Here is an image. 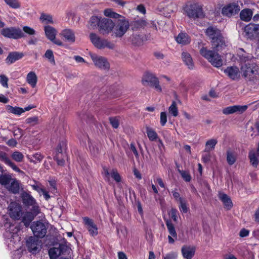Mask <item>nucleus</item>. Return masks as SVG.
Masks as SVG:
<instances>
[{
    "label": "nucleus",
    "mask_w": 259,
    "mask_h": 259,
    "mask_svg": "<svg viewBox=\"0 0 259 259\" xmlns=\"http://www.w3.org/2000/svg\"><path fill=\"white\" fill-rule=\"evenodd\" d=\"M102 168L103 171L102 174L103 176L104 179L105 181L109 182L110 180V177L111 175V172H110L108 168L105 166H103Z\"/></svg>",
    "instance_id": "49530a36"
},
{
    "label": "nucleus",
    "mask_w": 259,
    "mask_h": 259,
    "mask_svg": "<svg viewBox=\"0 0 259 259\" xmlns=\"http://www.w3.org/2000/svg\"><path fill=\"white\" fill-rule=\"evenodd\" d=\"M27 81L32 87H35L37 82V76L33 72H30L27 75Z\"/></svg>",
    "instance_id": "473e14b6"
},
{
    "label": "nucleus",
    "mask_w": 259,
    "mask_h": 259,
    "mask_svg": "<svg viewBox=\"0 0 259 259\" xmlns=\"http://www.w3.org/2000/svg\"><path fill=\"white\" fill-rule=\"evenodd\" d=\"M40 211H37L35 212L34 211H25L22 213L21 215V220L22 222H23L24 225L27 227L30 225V223L32 222V221L34 219V217H36L38 213H39Z\"/></svg>",
    "instance_id": "f3484780"
},
{
    "label": "nucleus",
    "mask_w": 259,
    "mask_h": 259,
    "mask_svg": "<svg viewBox=\"0 0 259 259\" xmlns=\"http://www.w3.org/2000/svg\"><path fill=\"white\" fill-rule=\"evenodd\" d=\"M227 161L229 165H233L236 161V156L231 151L227 152Z\"/></svg>",
    "instance_id": "a19ab883"
},
{
    "label": "nucleus",
    "mask_w": 259,
    "mask_h": 259,
    "mask_svg": "<svg viewBox=\"0 0 259 259\" xmlns=\"http://www.w3.org/2000/svg\"><path fill=\"white\" fill-rule=\"evenodd\" d=\"M183 179L187 182H189L191 180V177L189 172L186 170H179Z\"/></svg>",
    "instance_id": "3c124183"
},
{
    "label": "nucleus",
    "mask_w": 259,
    "mask_h": 259,
    "mask_svg": "<svg viewBox=\"0 0 259 259\" xmlns=\"http://www.w3.org/2000/svg\"><path fill=\"white\" fill-rule=\"evenodd\" d=\"M90 56L97 67L105 70L109 69L110 64L106 58L95 54H90Z\"/></svg>",
    "instance_id": "9b49d317"
},
{
    "label": "nucleus",
    "mask_w": 259,
    "mask_h": 259,
    "mask_svg": "<svg viewBox=\"0 0 259 259\" xmlns=\"http://www.w3.org/2000/svg\"><path fill=\"white\" fill-rule=\"evenodd\" d=\"M90 38L92 44L98 49H102L107 48L109 49H113L115 47L114 44L109 41L107 39H102L95 33H90Z\"/></svg>",
    "instance_id": "6e6552de"
},
{
    "label": "nucleus",
    "mask_w": 259,
    "mask_h": 259,
    "mask_svg": "<svg viewBox=\"0 0 259 259\" xmlns=\"http://www.w3.org/2000/svg\"><path fill=\"white\" fill-rule=\"evenodd\" d=\"M8 78L5 75H0V83L3 87L6 88H8Z\"/></svg>",
    "instance_id": "603ef678"
},
{
    "label": "nucleus",
    "mask_w": 259,
    "mask_h": 259,
    "mask_svg": "<svg viewBox=\"0 0 259 259\" xmlns=\"http://www.w3.org/2000/svg\"><path fill=\"white\" fill-rule=\"evenodd\" d=\"M177 191V189H175V190H173L171 191V193L172 194L174 198L175 199V200L177 201L180 202V199H184V198L180 197V195L179 193H178Z\"/></svg>",
    "instance_id": "69168bd1"
},
{
    "label": "nucleus",
    "mask_w": 259,
    "mask_h": 259,
    "mask_svg": "<svg viewBox=\"0 0 259 259\" xmlns=\"http://www.w3.org/2000/svg\"><path fill=\"white\" fill-rule=\"evenodd\" d=\"M167 122L166 113L165 112H162L160 113V122L162 126H164Z\"/></svg>",
    "instance_id": "052dcab7"
},
{
    "label": "nucleus",
    "mask_w": 259,
    "mask_h": 259,
    "mask_svg": "<svg viewBox=\"0 0 259 259\" xmlns=\"http://www.w3.org/2000/svg\"><path fill=\"white\" fill-rule=\"evenodd\" d=\"M146 133L149 140L151 141H155L158 138L157 133L151 128L147 127Z\"/></svg>",
    "instance_id": "4c0bfd02"
},
{
    "label": "nucleus",
    "mask_w": 259,
    "mask_h": 259,
    "mask_svg": "<svg viewBox=\"0 0 259 259\" xmlns=\"http://www.w3.org/2000/svg\"><path fill=\"white\" fill-rule=\"evenodd\" d=\"M5 2L10 7L13 9H19L20 8V4L18 0H4Z\"/></svg>",
    "instance_id": "37998d69"
},
{
    "label": "nucleus",
    "mask_w": 259,
    "mask_h": 259,
    "mask_svg": "<svg viewBox=\"0 0 259 259\" xmlns=\"http://www.w3.org/2000/svg\"><path fill=\"white\" fill-rule=\"evenodd\" d=\"M66 148V143L64 142H60L57 146L56 148V155H60L66 156V154L64 151Z\"/></svg>",
    "instance_id": "f704fd0d"
},
{
    "label": "nucleus",
    "mask_w": 259,
    "mask_h": 259,
    "mask_svg": "<svg viewBox=\"0 0 259 259\" xmlns=\"http://www.w3.org/2000/svg\"><path fill=\"white\" fill-rule=\"evenodd\" d=\"M182 253L186 259H191L195 254V247L194 246L184 245L182 247Z\"/></svg>",
    "instance_id": "4be33fe9"
},
{
    "label": "nucleus",
    "mask_w": 259,
    "mask_h": 259,
    "mask_svg": "<svg viewBox=\"0 0 259 259\" xmlns=\"http://www.w3.org/2000/svg\"><path fill=\"white\" fill-rule=\"evenodd\" d=\"M142 84L144 86H149L154 88L158 92H162V88L159 84L158 78L153 73H145L142 79Z\"/></svg>",
    "instance_id": "423d86ee"
},
{
    "label": "nucleus",
    "mask_w": 259,
    "mask_h": 259,
    "mask_svg": "<svg viewBox=\"0 0 259 259\" xmlns=\"http://www.w3.org/2000/svg\"><path fill=\"white\" fill-rule=\"evenodd\" d=\"M9 214L10 217L17 220L21 219L22 215V207L18 203L13 202H11L9 206Z\"/></svg>",
    "instance_id": "4468645a"
},
{
    "label": "nucleus",
    "mask_w": 259,
    "mask_h": 259,
    "mask_svg": "<svg viewBox=\"0 0 259 259\" xmlns=\"http://www.w3.org/2000/svg\"><path fill=\"white\" fill-rule=\"evenodd\" d=\"M11 157L13 160L18 162H22L24 159L23 154L18 151L14 152L12 154Z\"/></svg>",
    "instance_id": "79ce46f5"
},
{
    "label": "nucleus",
    "mask_w": 259,
    "mask_h": 259,
    "mask_svg": "<svg viewBox=\"0 0 259 259\" xmlns=\"http://www.w3.org/2000/svg\"><path fill=\"white\" fill-rule=\"evenodd\" d=\"M178 254L175 252H171L165 255L163 259H177Z\"/></svg>",
    "instance_id": "e2e57ef3"
},
{
    "label": "nucleus",
    "mask_w": 259,
    "mask_h": 259,
    "mask_svg": "<svg viewBox=\"0 0 259 259\" xmlns=\"http://www.w3.org/2000/svg\"><path fill=\"white\" fill-rule=\"evenodd\" d=\"M210 154L208 153L207 154H203L202 156V161L204 163H208L210 160Z\"/></svg>",
    "instance_id": "774afa93"
},
{
    "label": "nucleus",
    "mask_w": 259,
    "mask_h": 259,
    "mask_svg": "<svg viewBox=\"0 0 259 259\" xmlns=\"http://www.w3.org/2000/svg\"><path fill=\"white\" fill-rule=\"evenodd\" d=\"M178 210L175 208H172L170 210V216L171 219L176 222L178 219Z\"/></svg>",
    "instance_id": "0e129e2a"
},
{
    "label": "nucleus",
    "mask_w": 259,
    "mask_h": 259,
    "mask_svg": "<svg viewBox=\"0 0 259 259\" xmlns=\"http://www.w3.org/2000/svg\"><path fill=\"white\" fill-rule=\"evenodd\" d=\"M176 40L178 44L186 45L191 41V38L186 32H181L176 37Z\"/></svg>",
    "instance_id": "b1692460"
},
{
    "label": "nucleus",
    "mask_w": 259,
    "mask_h": 259,
    "mask_svg": "<svg viewBox=\"0 0 259 259\" xmlns=\"http://www.w3.org/2000/svg\"><path fill=\"white\" fill-rule=\"evenodd\" d=\"M10 185L9 186V190L14 194L19 192L20 190L19 182L16 180H13L10 183Z\"/></svg>",
    "instance_id": "2f4dec72"
},
{
    "label": "nucleus",
    "mask_w": 259,
    "mask_h": 259,
    "mask_svg": "<svg viewBox=\"0 0 259 259\" xmlns=\"http://www.w3.org/2000/svg\"><path fill=\"white\" fill-rule=\"evenodd\" d=\"M22 200L23 204L28 208L31 207L30 210L40 211V208L36 200L29 193L24 192L22 194Z\"/></svg>",
    "instance_id": "9d476101"
},
{
    "label": "nucleus",
    "mask_w": 259,
    "mask_h": 259,
    "mask_svg": "<svg viewBox=\"0 0 259 259\" xmlns=\"http://www.w3.org/2000/svg\"><path fill=\"white\" fill-rule=\"evenodd\" d=\"M109 121L112 126L117 128L119 126V120L117 117H110Z\"/></svg>",
    "instance_id": "bf43d9fd"
},
{
    "label": "nucleus",
    "mask_w": 259,
    "mask_h": 259,
    "mask_svg": "<svg viewBox=\"0 0 259 259\" xmlns=\"http://www.w3.org/2000/svg\"><path fill=\"white\" fill-rule=\"evenodd\" d=\"M148 22L144 19H138L135 20L131 24L133 30H138L143 28L147 26Z\"/></svg>",
    "instance_id": "c85d7f7f"
},
{
    "label": "nucleus",
    "mask_w": 259,
    "mask_h": 259,
    "mask_svg": "<svg viewBox=\"0 0 259 259\" xmlns=\"http://www.w3.org/2000/svg\"><path fill=\"white\" fill-rule=\"evenodd\" d=\"M237 56L241 65V71L243 76L246 80L256 82L259 79V68L256 65V60L250 54L240 48Z\"/></svg>",
    "instance_id": "f03ea898"
},
{
    "label": "nucleus",
    "mask_w": 259,
    "mask_h": 259,
    "mask_svg": "<svg viewBox=\"0 0 259 259\" xmlns=\"http://www.w3.org/2000/svg\"><path fill=\"white\" fill-rule=\"evenodd\" d=\"M115 26V23L108 18H102L100 22L99 31L103 34H107L111 32Z\"/></svg>",
    "instance_id": "ddd939ff"
},
{
    "label": "nucleus",
    "mask_w": 259,
    "mask_h": 259,
    "mask_svg": "<svg viewBox=\"0 0 259 259\" xmlns=\"http://www.w3.org/2000/svg\"><path fill=\"white\" fill-rule=\"evenodd\" d=\"M38 238L34 236H30L26 240L28 250L33 254L37 252L41 248V241Z\"/></svg>",
    "instance_id": "f8f14e48"
},
{
    "label": "nucleus",
    "mask_w": 259,
    "mask_h": 259,
    "mask_svg": "<svg viewBox=\"0 0 259 259\" xmlns=\"http://www.w3.org/2000/svg\"><path fill=\"white\" fill-rule=\"evenodd\" d=\"M24 56V54L22 52H12L9 54L8 57L6 59V62L9 64H12L18 61Z\"/></svg>",
    "instance_id": "412c9836"
},
{
    "label": "nucleus",
    "mask_w": 259,
    "mask_h": 259,
    "mask_svg": "<svg viewBox=\"0 0 259 259\" xmlns=\"http://www.w3.org/2000/svg\"><path fill=\"white\" fill-rule=\"evenodd\" d=\"M104 15L108 17L119 18L113 29V34L117 37L122 36L129 27V22L124 17L113 12L111 9L104 10Z\"/></svg>",
    "instance_id": "7ed1b4c3"
},
{
    "label": "nucleus",
    "mask_w": 259,
    "mask_h": 259,
    "mask_svg": "<svg viewBox=\"0 0 259 259\" xmlns=\"http://www.w3.org/2000/svg\"><path fill=\"white\" fill-rule=\"evenodd\" d=\"M101 18L98 16H92L90 20L91 28L95 29L97 26L100 27Z\"/></svg>",
    "instance_id": "72a5a7b5"
},
{
    "label": "nucleus",
    "mask_w": 259,
    "mask_h": 259,
    "mask_svg": "<svg viewBox=\"0 0 259 259\" xmlns=\"http://www.w3.org/2000/svg\"><path fill=\"white\" fill-rule=\"evenodd\" d=\"M248 157L251 164L254 167H257L258 163V160L256 156L255 152L254 151H250L249 153Z\"/></svg>",
    "instance_id": "58836bf2"
},
{
    "label": "nucleus",
    "mask_w": 259,
    "mask_h": 259,
    "mask_svg": "<svg viewBox=\"0 0 259 259\" xmlns=\"http://www.w3.org/2000/svg\"><path fill=\"white\" fill-rule=\"evenodd\" d=\"M182 58L188 67L190 69H193L194 68V63L191 55L187 52H183L182 54Z\"/></svg>",
    "instance_id": "cd10ccee"
},
{
    "label": "nucleus",
    "mask_w": 259,
    "mask_h": 259,
    "mask_svg": "<svg viewBox=\"0 0 259 259\" xmlns=\"http://www.w3.org/2000/svg\"><path fill=\"white\" fill-rule=\"evenodd\" d=\"M184 10L186 15L194 20L202 19L205 16L202 6L196 3L186 5Z\"/></svg>",
    "instance_id": "39448f33"
},
{
    "label": "nucleus",
    "mask_w": 259,
    "mask_h": 259,
    "mask_svg": "<svg viewBox=\"0 0 259 259\" xmlns=\"http://www.w3.org/2000/svg\"><path fill=\"white\" fill-rule=\"evenodd\" d=\"M49 184L50 186V191L53 193L55 194L57 192V188H56V182L54 180H51L49 181Z\"/></svg>",
    "instance_id": "13d9d810"
},
{
    "label": "nucleus",
    "mask_w": 259,
    "mask_h": 259,
    "mask_svg": "<svg viewBox=\"0 0 259 259\" xmlns=\"http://www.w3.org/2000/svg\"><path fill=\"white\" fill-rule=\"evenodd\" d=\"M38 118L37 116H33L27 118L25 121L26 123L30 124L31 125H35L38 123Z\"/></svg>",
    "instance_id": "5fc2aeb1"
},
{
    "label": "nucleus",
    "mask_w": 259,
    "mask_h": 259,
    "mask_svg": "<svg viewBox=\"0 0 259 259\" xmlns=\"http://www.w3.org/2000/svg\"><path fill=\"white\" fill-rule=\"evenodd\" d=\"M247 107L248 106L247 105L230 106L223 109V113L226 115L233 114L235 112H239L240 113H242L246 110Z\"/></svg>",
    "instance_id": "a211bd4d"
},
{
    "label": "nucleus",
    "mask_w": 259,
    "mask_h": 259,
    "mask_svg": "<svg viewBox=\"0 0 259 259\" xmlns=\"http://www.w3.org/2000/svg\"><path fill=\"white\" fill-rule=\"evenodd\" d=\"M45 57L49 60V61L51 63L55 64V59L53 55V51L51 50H48L46 52L45 55Z\"/></svg>",
    "instance_id": "8fccbe9b"
},
{
    "label": "nucleus",
    "mask_w": 259,
    "mask_h": 259,
    "mask_svg": "<svg viewBox=\"0 0 259 259\" xmlns=\"http://www.w3.org/2000/svg\"><path fill=\"white\" fill-rule=\"evenodd\" d=\"M1 34L5 37L18 39L26 36L22 30L15 27L3 28L1 31Z\"/></svg>",
    "instance_id": "0eeeda50"
},
{
    "label": "nucleus",
    "mask_w": 259,
    "mask_h": 259,
    "mask_svg": "<svg viewBox=\"0 0 259 259\" xmlns=\"http://www.w3.org/2000/svg\"><path fill=\"white\" fill-rule=\"evenodd\" d=\"M168 112L174 117H176L178 115V109L175 101H172L171 105L169 107Z\"/></svg>",
    "instance_id": "ea45409f"
},
{
    "label": "nucleus",
    "mask_w": 259,
    "mask_h": 259,
    "mask_svg": "<svg viewBox=\"0 0 259 259\" xmlns=\"http://www.w3.org/2000/svg\"><path fill=\"white\" fill-rule=\"evenodd\" d=\"M6 231L4 234L7 243L11 249L13 247L14 249H17L20 245V237L18 234L19 229L18 226L10 223H6L5 224Z\"/></svg>",
    "instance_id": "20e7f679"
},
{
    "label": "nucleus",
    "mask_w": 259,
    "mask_h": 259,
    "mask_svg": "<svg viewBox=\"0 0 259 259\" xmlns=\"http://www.w3.org/2000/svg\"><path fill=\"white\" fill-rule=\"evenodd\" d=\"M40 19L42 22H45L46 23H53L52 17L50 15L42 14L40 17Z\"/></svg>",
    "instance_id": "09e8293b"
},
{
    "label": "nucleus",
    "mask_w": 259,
    "mask_h": 259,
    "mask_svg": "<svg viewBox=\"0 0 259 259\" xmlns=\"http://www.w3.org/2000/svg\"><path fill=\"white\" fill-rule=\"evenodd\" d=\"M43 159V156L38 153H36L32 155V159H31V161L34 163L40 162Z\"/></svg>",
    "instance_id": "4d7b16f0"
},
{
    "label": "nucleus",
    "mask_w": 259,
    "mask_h": 259,
    "mask_svg": "<svg viewBox=\"0 0 259 259\" xmlns=\"http://www.w3.org/2000/svg\"><path fill=\"white\" fill-rule=\"evenodd\" d=\"M46 35L50 40H53L55 38L57 34V30L53 27L48 25L44 28Z\"/></svg>",
    "instance_id": "a878e982"
},
{
    "label": "nucleus",
    "mask_w": 259,
    "mask_h": 259,
    "mask_svg": "<svg viewBox=\"0 0 259 259\" xmlns=\"http://www.w3.org/2000/svg\"><path fill=\"white\" fill-rule=\"evenodd\" d=\"M219 198L227 209H230L232 206V202L230 198L226 194H220Z\"/></svg>",
    "instance_id": "bb28decb"
},
{
    "label": "nucleus",
    "mask_w": 259,
    "mask_h": 259,
    "mask_svg": "<svg viewBox=\"0 0 259 259\" xmlns=\"http://www.w3.org/2000/svg\"><path fill=\"white\" fill-rule=\"evenodd\" d=\"M6 109L9 113H13L15 115H20L23 113V108L19 107H13L8 105H6Z\"/></svg>",
    "instance_id": "7c9ffc66"
},
{
    "label": "nucleus",
    "mask_w": 259,
    "mask_h": 259,
    "mask_svg": "<svg viewBox=\"0 0 259 259\" xmlns=\"http://www.w3.org/2000/svg\"><path fill=\"white\" fill-rule=\"evenodd\" d=\"M30 228L34 237L42 238L46 235L47 224L40 221H34L31 225Z\"/></svg>",
    "instance_id": "1a4fd4ad"
},
{
    "label": "nucleus",
    "mask_w": 259,
    "mask_h": 259,
    "mask_svg": "<svg viewBox=\"0 0 259 259\" xmlns=\"http://www.w3.org/2000/svg\"><path fill=\"white\" fill-rule=\"evenodd\" d=\"M23 31L26 34L29 35H33L35 34V31L33 28L27 26H25L23 27Z\"/></svg>",
    "instance_id": "6e6d98bb"
},
{
    "label": "nucleus",
    "mask_w": 259,
    "mask_h": 259,
    "mask_svg": "<svg viewBox=\"0 0 259 259\" xmlns=\"http://www.w3.org/2000/svg\"><path fill=\"white\" fill-rule=\"evenodd\" d=\"M166 225L168 231L170 235L168 236V242L170 244H173L175 242V240L172 238H177V234L175 230L174 225L170 222H167Z\"/></svg>",
    "instance_id": "5701e85b"
},
{
    "label": "nucleus",
    "mask_w": 259,
    "mask_h": 259,
    "mask_svg": "<svg viewBox=\"0 0 259 259\" xmlns=\"http://www.w3.org/2000/svg\"><path fill=\"white\" fill-rule=\"evenodd\" d=\"M245 35L249 39H252L256 34H259V25L249 23L244 28Z\"/></svg>",
    "instance_id": "2eb2a0df"
},
{
    "label": "nucleus",
    "mask_w": 259,
    "mask_h": 259,
    "mask_svg": "<svg viewBox=\"0 0 259 259\" xmlns=\"http://www.w3.org/2000/svg\"><path fill=\"white\" fill-rule=\"evenodd\" d=\"M111 177L117 182L119 183L121 181V177L117 170L113 168L111 171Z\"/></svg>",
    "instance_id": "a18cd8bd"
},
{
    "label": "nucleus",
    "mask_w": 259,
    "mask_h": 259,
    "mask_svg": "<svg viewBox=\"0 0 259 259\" xmlns=\"http://www.w3.org/2000/svg\"><path fill=\"white\" fill-rule=\"evenodd\" d=\"M49 254L51 259H56L62 254L58 247H53L49 249Z\"/></svg>",
    "instance_id": "e433bc0d"
},
{
    "label": "nucleus",
    "mask_w": 259,
    "mask_h": 259,
    "mask_svg": "<svg viewBox=\"0 0 259 259\" xmlns=\"http://www.w3.org/2000/svg\"><path fill=\"white\" fill-rule=\"evenodd\" d=\"M83 221L90 235L93 237L97 236L98 234V228L93 220L88 217H84Z\"/></svg>",
    "instance_id": "dca6fc26"
},
{
    "label": "nucleus",
    "mask_w": 259,
    "mask_h": 259,
    "mask_svg": "<svg viewBox=\"0 0 259 259\" xmlns=\"http://www.w3.org/2000/svg\"><path fill=\"white\" fill-rule=\"evenodd\" d=\"M12 179L10 177L7 175H3V174L0 175V184L7 185L11 182Z\"/></svg>",
    "instance_id": "de8ad7c7"
},
{
    "label": "nucleus",
    "mask_w": 259,
    "mask_h": 259,
    "mask_svg": "<svg viewBox=\"0 0 259 259\" xmlns=\"http://www.w3.org/2000/svg\"><path fill=\"white\" fill-rule=\"evenodd\" d=\"M218 141L216 139H212L208 140L205 144V149L204 151L209 152L210 151L214 149Z\"/></svg>",
    "instance_id": "c9c22d12"
},
{
    "label": "nucleus",
    "mask_w": 259,
    "mask_h": 259,
    "mask_svg": "<svg viewBox=\"0 0 259 259\" xmlns=\"http://www.w3.org/2000/svg\"><path fill=\"white\" fill-rule=\"evenodd\" d=\"M66 156H61L59 154V155H56L54 157V159L57 161L59 165L62 166L64 164L65 159L66 158Z\"/></svg>",
    "instance_id": "864d4df0"
},
{
    "label": "nucleus",
    "mask_w": 259,
    "mask_h": 259,
    "mask_svg": "<svg viewBox=\"0 0 259 259\" xmlns=\"http://www.w3.org/2000/svg\"><path fill=\"white\" fill-rule=\"evenodd\" d=\"M7 164L9 165L15 171L19 172H23V171L15 163L12 162L10 159L7 163Z\"/></svg>",
    "instance_id": "680f3d73"
},
{
    "label": "nucleus",
    "mask_w": 259,
    "mask_h": 259,
    "mask_svg": "<svg viewBox=\"0 0 259 259\" xmlns=\"http://www.w3.org/2000/svg\"><path fill=\"white\" fill-rule=\"evenodd\" d=\"M239 10L238 5L234 3L229 4L222 9V13L225 15L229 16L234 13H237Z\"/></svg>",
    "instance_id": "aec40b11"
},
{
    "label": "nucleus",
    "mask_w": 259,
    "mask_h": 259,
    "mask_svg": "<svg viewBox=\"0 0 259 259\" xmlns=\"http://www.w3.org/2000/svg\"><path fill=\"white\" fill-rule=\"evenodd\" d=\"M224 72L232 80H237L240 77L239 70L236 66L228 67L224 70Z\"/></svg>",
    "instance_id": "6ab92c4d"
},
{
    "label": "nucleus",
    "mask_w": 259,
    "mask_h": 259,
    "mask_svg": "<svg viewBox=\"0 0 259 259\" xmlns=\"http://www.w3.org/2000/svg\"><path fill=\"white\" fill-rule=\"evenodd\" d=\"M61 34L64 37L65 40L69 42L73 43L75 40L74 33L71 29H64L62 31Z\"/></svg>",
    "instance_id": "393cba45"
},
{
    "label": "nucleus",
    "mask_w": 259,
    "mask_h": 259,
    "mask_svg": "<svg viewBox=\"0 0 259 259\" xmlns=\"http://www.w3.org/2000/svg\"><path fill=\"white\" fill-rule=\"evenodd\" d=\"M205 33L210 40L213 50L202 47L200 50V54L213 66L220 68L223 65V60L218 52L225 46L224 38L220 30L215 26H209L206 29Z\"/></svg>",
    "instance_id": "f257e3e1"
},
{
    "label": "nucleus",
    "mask_w": 259,
    "mask_h": 259,
    "mask_svg": "<svg viewBox=\"0 0 259 259\" xmlns=\"http://www.w3.org/2000/svg\"><path fill=\"white\" fill-rule=\"evenodd\" d=\"M252 11L250 9H244L240 14V17L242 20L248 22L250 21L252 16Z\"/></svg>",
    "instance_id": "c756f323"
},
{
    "label": "nucleus",
    "mask_w": 259,
    "mask_h": 259,
    "mask_svg": "<svg viewBox=\"0 0 259 259\" xmlns=\"http://www.w3.org/2000/svg\"><path fill=\"white\" fill-rule=\"evenodd\" d=\"M179 209L180 210L184 213H186L188 211V207L187 205V201L185 199H180Z\"/></svg>",
    "instance_id": "c03bdc74"
},
{
    "label": "nucleus",
    "mask_w": 259,
    "mask_h": 259,
    "mask_svg": "<svg viewBox=\"0 0 259 259\" xmlns=\"http://www.w3.org/2000/svg\"><path fill=\"white\" fill-rule=\"evenodd\" d=\"M0 160L3 161L7 164L10 159L7 157V154L5 152L0 151Z\"/></svg>",
    "instance_id": "338daca9"
}]
</instances>
